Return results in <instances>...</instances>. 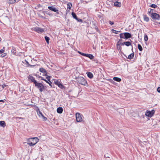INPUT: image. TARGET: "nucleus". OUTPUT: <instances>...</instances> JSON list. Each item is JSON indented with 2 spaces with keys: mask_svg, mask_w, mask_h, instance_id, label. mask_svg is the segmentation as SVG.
Instances as JSON below:
<instances>
[{
  "mask_svg": "<svg viewBox=\"0 0 160 160\" xmlns=\"http://www.w3.org/2000/svg\"><path fill=\"white\" fill-rule=\"evenodd\" d=\"M113 79L114 80L118 82H120L121 81V78L117 77H114L113 78Z\"/></svg>",
  "mask_w": 160,
  "mask_h": 160,
  "instance_id": "dca6fc26",
  "label": "nucleus"
},
{
  "mask_svg": "<svg viewBox=\"0 0 160 160\" xmlns=\"http://www.w3.org/2000/svg\"><path fill=\"white\" fill-rule=\"evenodd\" d=\"M45 76H46V78L47 79V80L48 81H50V78H51V76H48L47 75V74L46 73L45 74Z\"/></svg>",
  "mask_w": 160,
  "mask_h": 160,
  "instance_id": "c85d7f7f",
  "label": "nucleus"
},
{
  "mask_svg": "<svg viewBox=\"0 0 160 160\" xmlns=\"http://www.w3.org/2000/svg\"><path fill=\"white\" fill-rule=\"evenodd\" d=\"M37 113L39 115V117H41L42 116L43 114L42 113L40 112V110L38 109L37 110Z\"/></svg>",
  "mask_w": 160,
  "mask_h": 160,
  "instance_id": "f3484780",
  "label": "nucleus"
},
{
  "mask_svg": "<svg viewBox=\"0 0 160 160\" xmlns=\"http://www.w3.org/2000/svg\"><path fill=\"white\" fill-rule=\"evenodd\" d=\"M39 71L40 72H43V73H44V72L46 73V70L43 68H40L39 69Z\"/></svg>",
  "mask_w": 160,
  "mask_h": 160,
  "instance_id": "5701e85b",
  "label": "nucleus"
},
{
  "mask_svg": "<svg viewBox=\"0 0 160 160\" xmlns=\"http://www.w3.org/2000/svg\"><path fill=\"white\" fill-rule=\"evenodd\" d=\"M24 62L26 63V65L27 67H28L29 66L30 67L32 66V65L29 64L28 62L26 60H24Z\"/></svg>",
  "mask_w": 160,
  "mask_h": 160,
  "instance_id": "c756f323",
  "label": "nucleus"
},
{
  "mask_svg": "<svg viewBox=\"0 0 160 160\" xmlns=\"http://www.w3.org/2000/svg\"><path fill=\"white\" fill-rule=\"evenodd\" d=\"M121 4L120 2H116L114 3V5L115 6L120 7L121 6Z\"/></svg>",
  "mask_w": 160,
  "mask_h": 160,
  "instance_id": "412c9836",
  "label": "nucleus"
},
{
  "mask_svg": "<svg viewBox=\"0 0 160 160\" xmlns=\"http://www.w3.org/2000/svg\"><path fill=\"white\" fill-rule=\"evenodd\" d=\"M72 6V4L71 3L69 2L67 4V8H69V9L71 8V7Z\"/></svg>",
  "mask_w": 160,
  "mask_h": 160,
  "instance_id": "a878e982",
  "label": "nucleus"
},
{
  "mask_svg": "<svg viewBox=\"0 0 160 160\" xmlns=\"http://www.w3.org/2000/svg\"><path fill=\"white\" fill-rule=\"evenodd\" d=\"M45 81L47 83H48V80H45Z\"/></svg>",
  "mask_w": 160,
  "mask_h": 160,
  "instance_id": "49530a36",
  "label": "nucleus"
},
{
  "mask_svg": "<svg viewBox=\"0 0 160 160\" xmlns=\"http://www.w3.org/2000/svg\"><path fill=\"white\" fill-rule=\"evenodd\" d=\"M122 45H125L127 46H129L131 45V43L129 41L125 42H124L122 43Z\"/></svg>",
  "mask_w": 160,
  "mask_h": 160,
  "instance_id": "f8f14e48",
  "label": "nucleus"
},
{
  "mask_svg": "<svg viewBox=\"0 0 160 160\" xmlns=\"http://www.w3.org/2000/svg\"><path fill=\"white\" fill-rule=\"evenodd\" d=\"M152 10H153V9H151V8H149L148 9V14H150L151 13V12Z\"/></svg>",
  "mask_w": 160,
  "mask_h": 160,
  "instance_id": "72a5a7b5",
  "label": "nucleus"
},
{
  "mask_svg": "<svg viewBox=\"0 0 160 160\" xmlns=\"http://www.w3.org/2000/svg\"><path fill=\"white\" fill-rule=\"evenodd\" d=\"M138 49L140 51H142V46L139 44L138 45Z\"/></svg>",
  "mask_w": 160,
  "mask_h": 160,
  "instance_id": "cd10ccee",
  "label": "nucleus"
},
{
  "mask_svg": "<svg viewBox=\"0 0 160 160\" xmlns=\"http://www.w3.org/2000/svg\"><path fill=\"white\" fill-rule=\"evenodd\" d=\"M45 40L46 41V42L47 44H48L49 43V40H50L49 38L47 37V36H45Z\"/></svg>",
  "mask_w": 160,
  "mask_h": 160,
  "instance_id": "4be33fe9",
  "label": "nucleus"
},
{
  "mask_svg": "<svg viewBox=\"0 0 160 160\" xmlns=\"http://www.w3.org/2000/svg\"><path fill=\"white\" fill-rule=\"evenodd\" d=\"M151 17L153 19L159 20H160V16L156 13L152 12L151 13Z\"/></svg>",
  "mask_w": 160,
  "mask_h": 160,
  "instance_id": "39448f33",
  "label": "nucleus"
},
{
  "mask_svg": "<svg viewBox=\"0 0 160 160\" xmlns=\"http://www.w3.org/2000/svg\"><path fill=\"white\" fill-rule=\"evenodd\" d=\"M148 39V36L146 34H145L144 35V40L145 41L147 42Z\"/></svg>",
  "mask_w": 160,
  "mask_h": 160,
  "instance_id": "bb28decb",
  "label": "nucleus"
},
{
  "mask_svg": "<svg viewBox=\"0 0 160 160\" xmlns=\"http://www.w3.org/2000/svg\"><path fill=\"white\" fill-rule=\"evenodd\" d=\"M48 83L50 86H52L51 85L52 82L50 81H49V82H48Z\"/></svg>",
  "mask_w": 160,
  "mask_h": 160,
  "instance_id": "37998d69",
  "label": "nucleus"
},
{
  "mask_svg": "<svg viewBox=\"0 0 160 160\" xmlns=\"http://www.w3.org/2000/svg\"><path fill=\"white\" fill-rule=\"evenodd\" d=\"M34 84L36 87L39 88L40 92H42L44 89V86L43 84L41 83L38 82H36V83Z\"/></svg>",
  "mask_w": 160,
  "mask_h": 160,
  "instance_id": "20e7f679",
  "label": "nucleus"
},
{
  "mask_svg": "<svg viewBox=\"0 0 160 160\" xmlns=\"http://www.w3.org/2000/svg\"><path fill=\"white\" fill-rule=\"evenodd\" d=\"M55 84L61 89H62L64 88V86L58 80H56L55 81Z\"/></svg>",
  "mask_w": 160,
  "mask_h": 160,
  "instance_id": "1a4fd4ad",
  "label": "nucleus"
},
{
  "mask_svg": "<svg viewBox=\"0 0 160 160\" xmlns=\"http://www.w3.org/2000/svg\"><path fill=\"white\" fill-rule=\"evenodd\" d=\"M143 17L144 20L145 21L148 22L149 21V18L146 15H143Z\"/></svg>",
  "mask_w": 160,
  "mask_h": 160,
  "instance_id": "4468645a",
  "label": "nucleus"
},
{
  "mask_svg": "<svg viewBox=\"0 0 160 160\" xmlns=\"http://www.w3.org/2000/svg\"><path fill=\"white\" fill-rule=\"evenodd\" d=\"M40 17L44 19H45L46 18L44 16H41Z\"/></svg>",
  "mask_w": 160,
  "mask_h": 160,
  "instance_id": "c03bdc74",
  "label": "nucleus"
},
{
  "mask_svg": "<svg viewBox=\"0 0 160 160\" xmlns=\"http://www.w3.org/2000/svg\"><path fill=\"white\" fill-rule=\"evenodd\" d=\"M4 51L3 50H2V49L1 50H0V53H2Z\"/></svg>",
  "mask_w": 160,
  "mask_h": 160,
  "instance_id": "79ce46f5",
  "label": "nucleus"
},
{
  "mask_svg": "<svg viewBox=\"0 0 160 160\" xmlns=\"http://www.w3.org/2000/svg\"><path fill=\"white\" fill-rule=\"evenodd\" d=\"M134 54L133 53H131L128 55V58L130 59H132L134 57Z\"/></svg>",
  "mask_w": 160,
  "mask_h": 160,
  "instance_id": "b1692460",
  "label": "nucleus"
},
{
  "mask_svg": "<svg viewBox=\"0 0 160 160\" xmlns=\"http://www.w3.org/2000/svg\"><path fill=\"white\" fill-rule=\"evenodd\" d=\"M112 31L113 33L116 34H118L119 32V31H117L114 29H112Z\"/></svg>",
  "mask_w": 160,
  "mask_h": 160,
  "instance_id": "2f4dec72",
  "label": "nucleus"
},
{
  "mask_svg": "<svg viewBox=\"0 0 160 160\" xmlns=\"http://www.w3.org/2000/svg\"><path fill=\"white\" fill-rule=\"evenodd\" d=\"M0 126L3 127H4L5 126V122L3 121H0Z\"/></svg>",
  "mask_w": 160,
  "mask_h": 160,
  "instance_id": "aec40b11",
  "label": "nucleus"
},
{
  "mask_svg": "<svg viewBox=\"0 0 160 160\" xmlns=\"http://www.w3.org/2000/svg\"><path fill=\"white\" fill-rule=\"evenodd\" d=\"M124 38L125 39H128L130 38L131 37V35L130 33L128 32H125L124 33Z\"/></svg>",
  "mask_w": 160,
  "mask_h": 160,
  "instance_id": "9d476101",
  "label": "nucleus"
},
{
  "mask_svg": "<svg viewBox=\"0 0 160 160\" xmlns=\"http://www.w3.org/2000/svg\"><path fill=\"white\" fill-rule=\"evenodd\" d=\"M57 112L59 113H62L63 111V109L62 107H59L57 109Z\"/></svg>",
  "mask_w": 160,
  "mask_h": 160,
  "instance_id": "ddd939ff",
  "label": "nucleus"
},
{
  "mask_svg": "<svg viewBox=\"0 0 160 160\" xmlns=\"http://www.w3.org/2000/svg\"><path fill=\"white\" fill-rule=\"evenodd\" d=\"M0 102H4V101L3 100H0Z\"/></svg>",
  "mask_w": 160,
  "mask_h": 160,
  "instance_id": "de8ad7c7",
  "label": "nucleus"
},
{
  "mask_svg": "<svg viewBox=\"0 0 160 160\" xmlns=\"http://www.w3.org/2000/svg\"><path fill=\"white\" fill-rule=\"evenodd\" d=\"M76 19L79 22H82V20L81 19H79L77 18V19Z\"/></svg>",
  "mask_w": 160,
  "mask_h": 160,
  "instance_id": "e433bc0d",
  "label": "nucleus"
},
{
  "mask_svg": "<svg viewBox=\"0 0 160 160\" xmlns=\"http://www.w3.org/2000/svg\"><path fill=\"white\" fill-rule=\"evenodd\" d=\"M155 111L154 110H152L151 111H147L146 112L145 115L146 116L149 117H151L154 113Z\"/></svg>",
  "mask_w": 160,
  "mask_h": 160,
  "instance_id": "6e6552de",
  "label": "nucleus"
},
{
  "mask_svg": "<svg viewBox=\"0 0 160 160\" xmlns=\"http://www.w3.org/2000/svg\"><path fill=\"white\" fill-rule=\"evenodd\" d=\"M31 29L38 33H41L44 32V29L37 27L32 28Z\"/></svg>",
  "mask_w": 160,
  "mask_h": 160,
  "instance_id": "7ed1b4c3",
  "label": "nucleus"
},
{
  "mask_svg": "<svg viewBox=\"0 0 160 160\" xmlns=\"http://www.w3.org/2000/svg\"><path fill=\"white\" fill-rule=\"evenodd\" d=\"M85 56L91 59H92L94 58L93 56L91 54H86Z\"/></svg>",
  "mask_w": 160,
  "mask_h": 160,
  "instance_id": "2eb2a0df",
  "label": "nucleus"
},
{
  "mask_svg": "<svg viewBox=\"0 0 160 160\" xmlns=\"http://www.w3.org/2000/svg\"><path fill=\"white\" fill-rule=\"evenodd\" d=\"M120 37L121 38H124V33H122L120 34Z\"/></svg>",
  "mask_w": 160,
  "mask_h": 160,
  "instance_id": "7c9ffc66",
  "label": "nucleus"
},
{
  "mask_svg": "<svg viewBox=\"0 0 160 160\" xmlns=\"http://www.w3.org/2000/svg\"><path fill=\"white\" fill-rule=\"evenodd\" d=\"M157 91L158 92H160V87H158L157 88Z\"/></svg>",
  "mask_w": 160,
  "mask_h": 160,
  "instance_id": "a19ab883",
  "label": "nucleus"
},
{
  "mask_svg": "<svg viewBox=\"0 0 160 160\" xmlns=\"http://www.w3.org/2000/svg\"><path fill=\"white\" fill-rule=\"evenodd\" d=\"M88 76L90 78H92L93 77L92 74L91 72H88L87 74Z\"/></svg>",
  "mask_w": 160,
  "mask_h": 160,
  "instance_id": "6ab92c4d",
  "label": "nucleus"
},
{
  "mask_svg": "<svg viewBox=\"0 0 160 160\" xmlns=\"http://www.w3.org/2000/svg\"><path fill=\"white\" fill-rule=\"evenodd\" d=\"M7 86V85L5 84H3L2 85V88L3 89L5 87Z\"/></svg>",
  "mask_w": 160,
  "mask_h": 160,
  "instance_id": "ea45409f",
  "label": "nucleus"
},
{
  "mask_svg": "<svg viewBox=\"0 0 160 160\" xmlns=\"http://www.w3.org/2000/svg\"><path fill=\"white\" fill-rule=\"evenodd\" d=\"M27 143L30 146H32L35 145L39 141V139L37 137L29 138L27 140Z\"/></svg>",
  "mask_w": 160,
  "mask_h": 160,
  "instance_id": "f257e3e1",
  "label": "nucleus"
},
{
  "mask_svg": "<svg viewBox=\"0 0 160 160\" xmlns=\"http://www.w3.org/2000/svg\"><path fill=\"white\" fill-rule=\"evenodd\" d=\"M16 0H9L8 1V3L9 4H13L16 2Z\"/></svg>",
  "mask_w": 160,
  "mask_h": 160,
  "instance_id": "a211bd4d",
  "label": "nucleus"
},
{
  "mask_svg": "<svg viewBox=\"0 0 160 160\" xmlns=\"http://www.w3.org/2000/svg\"><path fill=\"white\" fill-rule=\"evenodd\" d=\"M96 28V29H98V28Z\"/></svg>",
  "mask_w": 160,
  "mask_h": 160,
  "instance_id": "3c124183",
  "label": "nucleus"
},
{
  "mask_svg": "<svg viewBox=\"0 0 160 160\" xmlns=\"http://www.w3.org/2000/svg\"><path fill=\"white\" fill-rule=\"evenodd\" d=\"M121 40H122V39L119 40V41H121Z\"/></svg>",
  "mask_w": 160,
  "mask_h": 160,
  "instance_id": "8fccbe9b",
  "label": "nucleus"
},
{
  "mask_svg": "<svg viewBox=\"0 0 160 160\" xmlns=\"http://www.w3.org/2000/svg\"><path fill=\"white\" fill-rule=\"evenodd\" d=\"M1 39L0 38V41H1Z\"/></svg>",
  "mask_w": 160,
  "mask_h": 160,
  "instance_id": "09e8293b",
  "label": "nucleus"
},
{
  "mask_svg": "<svg viewBox=\"0 0 160 160\" xmlns=\"http://www.w3.org/2000/svg\"><path fill=\"white\" fill-rule=\"evenodd\" d=\"M28 78V79L30 80L32 82H33L34 84L36 83V82H37L34 79V77L32 76H29Z\"/></svg>",
  "mask_w": 160,
  "mask_h": 160,
  "instance_id": "9b49d317",
  "label": "nucleus"
},
{
  "mask_svg": "<svg viewBox=\"0 0 160 160\" xmlns=\"http://www.w3.org/2000/svg\"><path fill=\"white\" fill-rule=\"evenodd\" d=\"M76 118L77 122H81L82 120V119L81 117V115L80 113H76Z\"/></svg>",
  "mask_w": 160,
  "mask_h": 160,
  "instance_id": "423d86ee",
  "label": "nucleus"
},
{
  "mask_svg": "<svg viewBox=\"0 0 160 160\" xmlns=\"http://www.w3.org/2000/svg\"><path fill=\"white\" fill-rule=\"evenodd\" d=\"M41 117L43 118L44 121H46V120H47V118L45 117L43 115H42V116Z\"/></svg>",
  "mask_w": 160,
  "mask_h": 160,
  "instance_id": "f704fd0d",
  "label": "nucleus"
},
{
  "mask_svg": "<svg viewBox=\"0 0 160 160\" xmlns=\"http://www.w3.org/2000/svg\"><path fill=\"white\" fill-rule=\"evenodd\" d=\"M76 80L78 83L81 85L84 86H86L87 85L86 80L82 77H78L76 78Z\"/></svg>",
  "mask_w": 160,
  "mask_h": 160,
  "instance_id": "f03ea898",
  "label": "nucleus"
},
{
  "mask_svg": "<svg viewBox=\"0 0 160 160\" xmlns=\"http://www.w3.org/2000/svg\"><path fill=\"white\" fill-rule=\"evenodd\" d=\"M48 8L50 10L53 11L54 12H56L57 14H59L58 10L56 8L54 7L53 6H48Z\"/></svg>",
  "mask_w": 160,
  "mask_h": 160,
  "instance_id": "0eeeda50",
  "label": "nucleus"
},
{
  "mask_svg": "<svg viewBox=\"0 0 160 160\" xmlns=\"http://www.w3.org/2000/svg\"><path fill=\"white\" fill-rule=\"evenodd\" d=\"M72 15L73 18H75V19H77V16L74 12H72Z\"/></svg>",
  "mask_w": 160,
  "mask_h": 160,
  "instance_id": "393cba45",
  "label": "nucleus"
},
{
  "mask_svg": "<svg viewBox=\"0 0 160 160\" xmlns=\"http://www.w3.org/2000/svg\"><path fill=\"white\" fill-rule=\"evenodd\" d=\"M41 80H44V81H45V79L44 78H43L42 77H41Z\"/></svg>",
  "mask_w": 160,
  "mask_h": 160,
  "instance_id": "a18cd8bd",
  "label": "nucleus"
},
{
  "mask_svg": "<svg viewBox=\"0 0 160 160\" xmlns=\"http://www.w3.org/2000/svg\"><path fill=\"white\" fill-rule=\"evenodd\" d=\"M109 23L111 25H112L114 24V22H111V21H109Z\"/></svg>",
  "mask_w": 160,
  "mask_h": 160,
  "instance_id": "4c0bfd02",
  "label": "nucleus"
},
{
  "mask_svg": "<svg viewBox=\"0 0 160 160\" xmlns=\"http://www.w3.org/2000/svg\"><path fill=\"white\" fill-rule=\"evenodd\" d=\"M119 41H118L117 42V45L118 46H120L121 44H122Z\"/></svg>",
  "mask_w": 160,
  "mask_h": 160,
  "instance_id": "58836bf2",
  "label": "nucleus"
},
{
  "mask_svg": "<svg viewBox=\"0 0 160 160\" xmlns=\"http://www.w3.org/2000/svg\"><path fill=\"white\" fill-rule=\"evenodd\" d=\"M78 52L80 54L82 55V56H85V55H86V54L85 53H82L79 51H78Z\"/></svg>",
  "mask_w": 160,
  "mask_h": 160,
  "instance_id": "c9c22d12",
  "label": "nucleus"
},
{
  "mask_svg": "<svg viewBox=\"0 0 160 160\" xmlns=\"http://www.w3.org/2000/svg\"><path fill=\"white\" fill-rule=\"evenodd\" d=\"M150 7H152V8H155L157 7V5H156L155 4H152L150 5Z\"/></svg>",
  "mask_w": 160,
  "mask_h": 160,
  "instance_id": "473e14b6",
  "label": "nucleus"
}]
</instances>
